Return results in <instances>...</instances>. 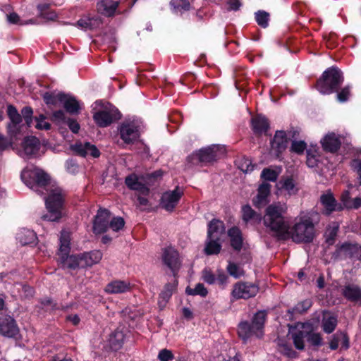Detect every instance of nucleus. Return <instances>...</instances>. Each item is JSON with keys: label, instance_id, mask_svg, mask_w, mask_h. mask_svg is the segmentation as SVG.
<instances>
[{"label": "nucleus", "instance_id": "25", "mask_svg": "<svg viewBox=\"0 0 361 361\" xmlns=\"http://www.w3.org/2000/svg\"><path fill=\"white\" fill-rule=\"evenodd\" d=\"M125 183L128 188L137 190L142 195H147L149 192V188L145 184L139 181L138 177L135 174L128 176L125 179Z\"/></svg>", "mask_w": 361, "mask_h": 361}, {"label": "nucleus", "instance_id": "55", "mask_svg": "<svg viewBox=\"0 0 361 361\" xmlns=\"http://www.w3.org/2000/svg\"><path fill=\"white\" fill-rule=\"evenodd\" d=\"M45 118L46 117L43 114H40L39 116H36L35 118L36 121L35 128L39 130H49L51 125L44 121Z\"/></svg>", "mask_w": 361, "mask_h": 361}, {"label": "nucleus", "instance_id": "37", "mask_svg": "<svg viewBox=\"0 0 361 361\" xmlns=\"http://www.w3.org/2000/svg\"><path fill=\"white\" fill-rule=\"evenodd\" d=\"M341 201L344 207L348 209H357L361 207V198L359 197L351 198L348 190L342 193Z\"/></svg>", "mask_w": 361, "mask_h": 361}, {"label": "nucleus", "instance_id": "36", "mask_svg": "<svg viewBox=\"0 0 361 361\" xmlns=\"http://www.w3.org/2000/svg\"><path fill=\"white\" fill-rule=\"evenodd\" d=\"M220 239L207 238L205 242L204 252L207 255H217L221 250Z\"/></svg>", "mask_w": 361, "mask_h": 361}, {"label": "nucleus", "instance_id": "31", "mask_svg": "<svg viewBox=\"0 0 361 361\" xmlns=\"http://www.w3.org/2000/svg\"><path fill=\"white\" fill-rule=\"evenodd\" d=\"M130 283L124 281H114L107 284L105 291L111 294L123 293L130 290Z\"/></svg>", "mask_w": 361, "mask_h": 361}, {"label": "nucleus", "instance_id": "29", "mask_svg": "<svg viewBox=\"0 0 361 361\" xmlns=\"http://www.w3.org/2000/svg\"><path fill=\"white\" fill-rule=\"evenodd\" d=\"M252 127L255 133H267L269 128V120L262 115H257L252 118Z\"/></svg>", "mask_w": 361, "mask_h": 361}, {"label": "nucleus", "instance_id": "33", "mask_svg": "<svg viewBox=\"0 0 361 361\" xmlns=\"http://www.w3.org/2000/svg\"><path fill=\"white\" fill-rule=\"evenodd\" d=\"M37 167L31 166H27L21 172L20 177L22 180L30 188L35 185L36 175L37 174Z\"/></svg>", "mask_w": 361, "mask_h": 361}, {"label": "nucleus", "instance_id": "59", "mask_svg": "<svg viewBox=\"0 0 361 361\" xmlns=\"http://www.w3.org/2000/svg\"><path fill=\"white\" fill-rule=\"evenodd\" d=\"M350 166L354 171L357 174V178L360 185H361V159L357 158L352 160Z\"/></svg>", "mask_w": 361, "mask_h": 361}, {"label": "nucleus", "instance_id": "22", "mask_svg": "<svg viewBox=\"0 0 361 361\" xmlns=\"http://www.w3.org/2000/svg\"><path fill=\"white\" fill-rule=\"evenodd\" d=\"M225 225L223 221L214 219L208 224L207 238L220 239L225 232Z\"/></svg>", "mask_w": 361, "mask_h": 361}, {"label": "nucleus", "instance_id": "64", "mask_svg": "<svg viewBox=\"0 0 361 361\" xmlns=\"http://www.w3.org/2000/svg\"><path fill=\"white\" fill-rule=\"evenodd\" d=\"M162 176V171L161 170L156 171L153 173H148L146 175V181L148 183H152L154 180H156L157 178H161Z\"/></svg>", "mask_w": 361, "mask_h": 361}, {"label": "nucleus", "instance_id": "21", "mask_svg": "<svg viewBox=\"0 0 361 361\" xmlns=\"http://www.w3.org/2000/svg\"><path fill=\"white\" fill-rule=\"evenodd\" d=\"M321 143L324 151L331 153L337 152L341 144L339 137L334 133L327 134Z\"/></svg>", "mask_w": 361, "mask_h": 361}, {"label": "nucleus", "instance_id": "2", "mask_svg": "<svg viewBox=\"0 0 361 361\" xmlns=\"http://www.w3.org/2000/svg\"><path fill=\"white\" fill-rule=\"evenodd\" d=\"M7 114L10 120L7 124L8 137L0 134L1 150L11 147L15 142L20 140L23 135V130L26 128L23 123V118H21L17 109L13 105H8Z\"/></svg>", "mask_w": 361, "mask_h": 361}, {"label": "nucleus", "instance_id": "54", "mask_svg": "<svg viewBox=\"0 0 361 361\" xmlns=\"http://www.w3.org/2000/svg\"><path fill=\"white\" fill-rule=\"evenodd\" d=\"M32 114L33 111L30 106H25L21 110V118L23 117L25 121L26 126L30 127L32 123Z\"/></svg>", "mask_w": 361, "mask_h": 361}, {"label": "nucleus", "instance_id": "10", "mask_svg": "<svg viewBox=\"0 0 361 361\" xmlns=\"http://www.w3.org/2000/svg\"><path fill=\"white\" fill-rule=\"evenodd\" d=\"M259 292V286L251 282L238 281L233 285L231 295L235 300L255 297Z\"/></svg>", "mask_w": 361, "mask_h": 361}, {"label": "nucleus", "instance_id": "4", "mask_svg": "<svg viewBox=\"0 0 361 361\" xmlns=\"http://www.w3.org/2000/svg\"><path fill=\"white\" fill-rule=\"evenodd\" d=\"M344 80L342 71L337 67H331L324 71L316 84L317 90L323 94L337 92Z\"/></svg>", "mask_w": 361, "mask_h": 361}, {"label": "nucleus", "instance_id": "30", "mask_svg": "<svg viewBox=\"0 0 361 361\" xmlns=\"http://www.w3.org/2000/svg\"><path fill=\"white\" fill-rule=\"evenodd\" d=\"M81 256L82 266L85 268L99 263L102 258V253L99 250H93L82 253Z\"/></svg>", "mask_w": 361, "mask_h": 361}, {"label": "nucleus", "instance_id": "41", "mask_svg": "<svg viewBox=\"0 0 361 361\" xmlns=\"http://www.w3.org/2000/svg\"><path fill=\"white\" fill-rule=\"evenodd\" d=\"M312 305V300L310 299H306L298 302L292 309H289L288 310V312L289 314H303L311 307Z\"/></svg>", "mask_w": 361, "mask_h": 361}, {"label": "nucleus", "instance_id": "44", "mask_svg": "<svg viewBox=\"0 0 361 361\" xmlns=\"http://www.w3.org/2000/svg\"><path fill=\"white\" fill-rule=\"evenodd\" d=\"M69 239L67 234L62 233L60 238L59 258L69 254Z\"/></svg>", "mask_w": 361, "mask_h": 361}, {"label": "nucleus", "instance_id": "9", "mask_svg": "<svg viewBox=\"0 0 361 361\" xmlns=\"http://www.w3.org/2000/svg\"><path fill=\"white\" fill-rule=\"evenodd\" d=\"M93 118L98 126L105 128L119 120L121 114L116 108L109 106L94 113Z\"/></svg>", "mask_w": 361, "mask_h": 361}, {"label": "nucleus", "instance_id": "52", "mask_svg": "<svg viewBox=\"0 0 361 361\" xmlns=\"http://www.w3.org/2000/svg\"><path fill=\"white\" fill-rule=\"evenodd\" d=\"M125 221L122 217H114L110 219L109 228H111L114 231H118L124 227Z\"/></svg>", "mask_w": 361, "mask_h": 361}, {"label": "nucleus", "instance_id": "56", "mask_svg": "<svg viewBox=\"0 0 361 361\" xmlns=\"http://www.w3.org/2000/svg\"><path fill=\"white\" fill-rule=\"evenodd\" d=\"M60 94L61 93L55 94L54 93L46 92L43 95V99L47 104L56 105L57 102H59Z\"/></svg>", "mask_w": 361, "mask_h": 361}, {"label": "nucleus", "instance_id": "43", "mask_svg": "<svg viewBox=\"0 0 361 361\" xmlns=\"http://www.w3.org/2000/svg\"><path fill=\"white\" fill-rule=\"evenodd\" d=\"M123 334L121 331H115L110 337L109 342L114 350L120 349L123 345Z\"/></svg>", "mask_w": 361, "mask_h": 361}, {"label": "nucleus", "instance_id": "57", "mask_svg": "<svg viewBox=\"0 0 361 361\" xmlns=\"http://www.w3.org/2000/svg\"><path fill=\"white\" fill-rule=\"evenodd\" d=\"M239 169L245 172L248 173L254 170L255 166L252 164L250 159L244 158L239 164Z\"/></svg>", "mask_w": 361, "mask_h": 361}, {"label": "nucleus", "instance_id": "45", "mask_svg": "<svg viewBox=\"0 0 361 361\" xmlns=\"http://www.w3.org/2000/svg\"><path fill=\"white\" fill-rule=\"evenodd\" d=\"M185 293L190 295H199L202 297H205V296H207L208 291L202 283H199L196 284V286L194 288L187 287L186 290H185Z\"/></svg>", "mask_w": 361, "mask_h": 361}, {"label": "nucleus", "instance_id": "17", "mask_svg": "<svg viewBox=\"0 0 361 361\" xmlns=\"http://www.w3.org/2000/svg\"><path fill=\"white\" fill-rule=\"evenodd\" d=\"M341 293L348 301L361 306V288L354 283H348L343 286Z\"/></svg>", "mask_w": 361, "mask_h": 361}, {"label": "nucleus", "instance_id": "47", "mask_svg": "<svg viewBox=\"0 0 361 361\" xmlns=\"http://www.w3.org/2000/svg\"><path fill=\"white\" fill-rule=\"evenodd\" d=\"M269 13L264 11H259L255 13V19L257 24L265 28L268 26Z\"/></svg>", "mask_w": 361, "mask_h": 361}, {"label": "nucleus", "instance_id": "53", "mask_svg": "<svg viewBox=\"0 0 361 361\" xmlns=\"http://www.w3.org/2000/svg\"><path fill=\"white\" fill-rule=\"evenodd\" d=\"M307 148V144L305 141L293 140L290 146L291 152L301 154Z\"/></svg>", "mask_w": 361, "mask_h": 361}, {"label": "nucleus", "instance_id": "12", "mask_svg": "<svg viewBox=\"0 0 361 361\" xmlns=\"http://www.w3.org/2000/svg\"><path fill=\"white\" fill-rule=\"evenodd\" d=\"M111 212L107 209L100 208L94 218L92 231L94 234L105 233L109 228Z\"/></svg>", "mask_w": 361, "mask_h": 361}, {"label": "nucleus", "instance_id": "24", "mask_svg": "<svg viewBox=\"0 0 361 361\" xmlns=\"http://www.w3.org/2000/svg\"><path fill=\"white\" fill-rule=\"evenodd\" d=\"M59 102L63 104V107L71 114H78L80 109V104L74 97L61 93Z\"/></svg>", "mask_w": 361, "mask_h": 361}, {"label": "nucleus", "instance_id": "48", "mask_svg": "<svg viewBox=\"0 0 361 361\" xmlns=\"http://www.w3.org/2000/svg\"><path fill=\"white\" fill-rule=\"evenodd\" d=\"M307 341L310 345L314 348H318L322 344L321 335L318 333L313 332V331L309 332Z\"/></svg>", "mask_w": 361, "mask_h": 361}, {"label": "nucleus", "instance_id": "32", "mask_svg": "<svg viewBox=\"0 0 361 361\" xmlns=\"http://www.w3.org/2000/svg\"><path fill=\"white\" fill-rule=\"evenodd\" d=\"M60 261L63 264V267L71 269L84 268L83 266H82L81 254L78 255H64L60 257Z\"/></svg>", "mask_w": 361, "mask_h": 361}, {"label": "nucleus", "instance_id": "8", "mask_svg": "<svg viewBox=\"0 0 361 361\" xmlns=\"http://www.w3.org/2000/svg\"><path fill=\"white\" fill-rule=\"evenodd\" d=\"M312 331V325L310 323H298L289 328V334L295 347L300 350L305 348V340H307L309 332Z\"/></svg>", "mask_w": 361, "mask_h": 361}, {"label": "nucleus", "instance_id": "27", "mask_svg": "<svg viewBox=\"0 0 361 361\" xmlns=\"http://www.w3.org/2000/svg\"><path fill=\"white\" fill-rule=\"evenodd\" d=\"M357 244L344 243L340 246L337 245L336 250L333 253L332 257L334 259L341 258H352Z\"/></svg>", "mask_w": 361, "mask_h": 361}, {"label": "nucleus", "instance_id": "39", "mask_svg": "<svg viewBox=\"0 0 361 361\" xmlns=\"http://www.w3.org/2000/svg\"><path fill=\"white\" fill-rule=\"evenodd\" d=\"M337 323V318L334 316L324 317L322 319V329L326 334H331L335 330Z\"/></svg>", "mask_w": 361, "mask_h": 361}, {"label": "nucleus", "instance_id": "14", "mask_svg": "<svg viewBox=\"0 0 361 361\" xmlns=\"http://www.w3.org/2000/svg\"><path fill=\"white\" fill-rule=\"evenodd\" d=\"M121 138L126 144H131L139 137L138 126L134 122H123L119 128Z\"/></svg>", "mask_w": 361, "mask_h": 361}, {"label": "nucleus", "instance_id": "15", "mask_svg": "<svg viewBox=\"0 0 361 361\" xmlns=\"http://www.w3.org/2000/svg\"><path fill=\"white\" fill-rule=\"evenodd\" d=\"M19 333V329L15 319L11 316H5L0 318V334L13 338Z\"/></svg>", "mask_w": 361, "mask_h": 361}, {"label": "nucleus", "instance_id": "13", "mask_svg": "<svg viewBox=\"0 0 361 361\" xmlns=\"http://www.w3.org/2000/svg\"><path fill=\"white\" fill-rule=\"evenodd\" d=\"M183 195V190L178 186L172 191H167L162 194L161 206L168 212H172L178 204Z\"/></svg>", "mask_w": 361, "mask_h": 361}, {"label": "nucleus", "instance_id": "23", "mask_svg": "<svg viewBox=\"0 0 361 361\" xmlns=\"http://www.w3.org/2000/svg\"><path fill=\"white\" fill-rule=\"evenodd\" d=\"M119 4L118 1L114 0H100L97 3V8L98 11L105 16H113Z\"/></svg>", "mask_w": 361, "mask_h": 361}, {"label": "nucleus", "instance_id": "46", "mask_svg": "<svg viewBox=\"0 0 361 361\" xmlns=\"http://www.w3.org/2000/svg\"><path fill=\"white\" fill-rule=\"evenodd\" d=\"M279 173L270 168H264L261 173V178L265 181H276Z\"/></svg>", "mask_w": 361, "mask_h": 361}, {"label": "nucleus", "instance_id": "6", "mask_svg": "<svg viewBox=\"0 0 361 361\" xmlns=\"http://www.w3.org/2000/svg\"><path fill=\"white\" fill-rule=\"evenodd\" d=\"M267 313L265 311H259L253 317L252 322H243L238 326V335L243 340H247L253 335L257 337L262 336Z\"/></svg>", "mask_w": 361, "mask_h": 361}, {"label": "nucleus", "instance_id": "62", "mask_svg": "<svg viewBox=\"0 0 361 361\" xmlns=\"http://www.w3.org/2000/svg\"><path fill=\"white\" fill-rule=\"evenodd\" d=\"M217 272L216 281L222 288H224L227 283L228 276L223 271L219 270Z\"/></svg>", "mask_w": 361, "mask_h": 361}, {"label": "nucleus", "instance_id": "51", "mask_svg": "<svg viewBox=\"0 0 361 361\" xmlns=\"http://www.w3.org/2000/svg\"><path fill=\"white\" fill-rule=\"evenodd\" d=\"M338 231V226H330L327 228L325 236H326V242L329 245H333L335 241V238L337 235V233Z\"/></svg>", "mask_w": 361, "mask_h": 361}, {"label": "nucleus", "instance_id": "28", "mask_svg": "<svg viewBox=\"0 0 361 361\" xmlns=\"http://www.w3.org/2000/svg\"><path fill=\"white\" fill-rule=\"evenodd\" d=\"M228 235L230 238L231 245L233 250L240 251L243 247V235L241 231L236 226L228 229Z\"/></svg>", "mask_w": 361, "mask_h": 361}, {"label": "nucleus", "instance_id": "38", "mask_svg": "<svg viewBox=\"0 0 361 361\" xmlns=\"http://www.w3.org/2000/svg\"><path fill=\"white\" fill-rule=\"evenodd\" d=\"M39 16L47 20H54L57 18L56 13L54 11L49 10V4H42L37 6Z\"/></svg>", "mask_w": 361, "mask_h": 361}, {"label": "nucleus", "instance_id": "5", "mask_svg": "<svg viewBox=\"0 0 361 361\" xmlns=\"http://www.w3.org/2000/svg\"><path fill=\"white\" fill-rule=\"evenodd\" d=\"M65 194L61 188H55L50 191L45 199L48 214L43 215L42 219L46 221H57L62 216Z\"/></svg>", "mask_w": 361, "mask_h": 361}, {"label": "nucleus", "instance_id": "11", "mask_svg": "<svg viewBox=\"0 0 361 361\" xmlns=\"http://www.w3.org/2000/svg\"><path fill=\"white\" fill-rule=\"evenodd\" d=\"M161 258L164 264L171 271L173 276L176 277L181 267L178 252L171 247H165L163 250Z\"/></svg>", "mask_w": 361, "mask_h": 361}, {"label": "nucleus", "instance_id": "63", "mask_svg": "<svg viewBox=\"0 0 361 361\" xmlns=\"http://www.w3.org/2000/svg\"><path fill=\"white\" fill-rule=\"evenodd\" d=\"M341 341V331L336 332L333 335L332 338L329 342V348L331 350H336L338 347V343Z\"/></svg>", "mask_w": 361, "mask_h": 361}, {"label": "nucleus", "instance_id": "35", "mask_svg": "<svg viewBox=\"0 0 361 361\" xmlns=\"http://www.w3.org/2000/svg\"><path fill=\"white\" fill-rule=\"evenodd\" d=\"M242 219L243 221L247 223L249 221H253L258 223L262 220V216L259 214L257 213L252 207L247 204L242 208Z\"/></svg>", "mask_w": 361, "mask_h": 361}, {"label": "nucleus", "instance_id": "40", "mask_svg": "<svg viewBox=\"0 0 361 361\" xmlns=\"http://www.w3.org/2000/svg\"><path fill=\"white\" fill-rule=\"evenodd\" d=\"M177 284L178 281L175 279L173 283H168L164 286L163 290L159 294V298L162 300V302H168L173 290L176 289Z\"/></svg>", "mask_w": 361, "mask_h": 361}, {"label": "nucleus", "instance_id": "34", "mask_svg": "<svg viewBox=\"0 0 361 361\" xmlns=\"http://www.w3.org/2000/svg\"><path fill=\"white\" fill-rule=\"evenodd\" d=\"M24 152L27 155L36 154L39 149V140L35 137H27L23 141Z\"/></svg>", "mask_w": 361, "mask_h": 361}, {"label": "nucleus", "instance_id": "18", "mask_svg": "<svg viewBox=\"0 0 361 361\" xmlns=\"http://www.w3.org/2000/svg\"><path fill=\"white\" fill-rule=\"evenodd\" d=\"M320 201L324 208V214L329 215L334 211H340L343 209L342 206L337 203L331 192H328L320 197Z\"/></svg>", "mask_w": 361, "mask_h": 361}, {"label": "nucleus", "instance_id": "50", "mask_svg": "<svg viewBox=\"0 0 361 361\" xmlns=\"http://www.w3.org/2000/svg\"><path fill=\"white\" fill-rule=\"evenodd\" d=\"M227 271L228 274L235 279H238L244 274V271L236 264L229 262L227 266Z\"/></svg>", "mask_w": 361, "mask_h": 361}, {"label": "nucleus", "instance_id": "7", "mask_svg": "<svg viewBox=\"0 0 361 361\" xmlns=\"http://www.w3.org/2000/svg\"><path fill=\"white\" fill-rule=\"evenodd\" d=\"M220 149L219 145H212L206 148H202L198 152L189 155L187 157V161L191 165L212 163L216 160Z\"/></svg>", "mask_w": 361, "mask_h": 361}, {"label": "nucleus", "instance_id": "49", "mask_svg": "<svg viewBox=\"0 0 361 361\" xmlns=\"http://www.w3.org/2000/svg\"><path fill=\"white\" fill-rule=\"evenodd\" d=\"M35 179V185L39 186H45L49 180V176L42 169L37 168Z\"/></svg>", "mask_w": 361, "mask_h": 361}, {"label": "nucleus", "instance_id": "61", "mask_svg": "<svg viewBox=\"0 0 361 361\" xmlns=\"http://www.w3.org/2000/svg\"><path fill=\"white\" fill-rule=\"evenodd\" d=\"M202 279L206 283L209 284H213L216 282L215 275L208 269H204L202 271Z\"/></svg>", "mask_w": 361, "mask_h": 361}, {"label": "nucleus", "instance_id": "19", "mask_svg": "<svg viewBox=\"0 0 361 361\" xmlns=\"http://www.w3.org/2000/svg\"><path fill=\"white\" fill-rule=\"evenodd\" d=\"M279 191H285L289 196L297 194L298 189L296 187L295 180L291 176H282L276 184Z\"/></svg>", "mask_w": 361, "mask_h": 361}, {"label": "nucleus", "instance_id": "58", "mask_svg": "<svg viewBox=\"0 0 361 361\" xmlns=\"http://www.w3.org/2000/svg\"><path fill=\"white\" fill-rule=\"evenodd\" d=\"M174 358L171 350L166 348L162 349L158 354V359L160 361H171Z\"/></svg>", "mask_w": 361, "mask_h": 361}, {"label": "nucleus", "instance_id": "42", "mask_svg": "<svg viewBox=\"0 0 361 361\" xmlns=\"http://www.w3.org/2000/svg\"><path fill=\"white\" fill-rule=\"evenodd\" d=\"M170 4L176 13L189 11L190 8L188 0H171Z\"/></svg>", "mask_w": 361, "mask_h": 361}, {"label": "nucleus", "instance_id": "60", "mask_svg": "<svg viewBox=\"0 0 361 361\" xmlns=\"http://www.w3.org/2000/svg\"><path fill=\"white\" fill-rule=\"evenodd\" d=\"M350 95V86H345L337 94V99L340 102H345L348 99Z\"/></svg>", "mask_w": 361, "mask_h": 361}, {"label": "nucleus", "instance_id": "16", "mask_svg": "<svg viewBox=\"0 0 361 361\" xmlns=\"http://www.w3.org/2000/svg\"><path fill=\"white\" fill-rule=\"evenodd\" d=\"M271 187V185L267 182H263L259 185L257 194L252 200L255 207L259 209L262 208L269 202Z\"/></svg>", "mask_w": 361, "mask_h": 361}, {"label": "nucleus", "instance_id": "26", "mask_svg": "<svg viewBox=\"0 0 361 361\" xmlns=\"http://www.w3.org/2000/svg\"><path fill=\"white\" fill-rule=\"evenodd\" d=\"M287 143L286 133L283 130H277L271 142V148L276 151L277 155L286 149Z\"/></svg>", "mask_w": 361, "mask_h": 361}, {"label": "nucleus", "instance_id": "1", "mask_svg": "<svg viewBox=\"0 0 361 361\" xmlns=\"http://www.w3.org/2000/svg\"><path fill=\"white\" fill-rule=\"evenodd\" d=\"M287 209L288 207L286 203L274 202L266 208L263 217L266 228L273 232L274 235L279 239L285 240L290 235V225L284 217Z\"/></svg>", "mask_w": 361, "mask_h": 361}, {"label": "nucleus", "instance_id": "3", "mask_svg": "<svg viewBox=\"0 0 361 361\" xmlns=\"http://www.w3.org/2000/svg\"><path fill=\"white\" fill-rule=\"evenodd\" d=\"M319 221V214L316 212H309L300 217L290 233L293 240L298 243L312 242L315 235L314 226Z\"/></svg>", "mask_w": 361, "mask_h": 361}, {"label": "nucleus", "instance_id": "20", "mask_svg": "<svg viewBox=\"0 0 361 361\" xmlns=\"http://www.w3.org/2000/svg\"><path fill=\"white\" fill-rule=\"evenodd\" d=\"M73 150L80 156L85 157L91 156L97 158L100 156V152L97 147L90 142L76 144L73 146Z\"/></svg>", "mask_w": 361, "mask_h": 361}]
</instances>
